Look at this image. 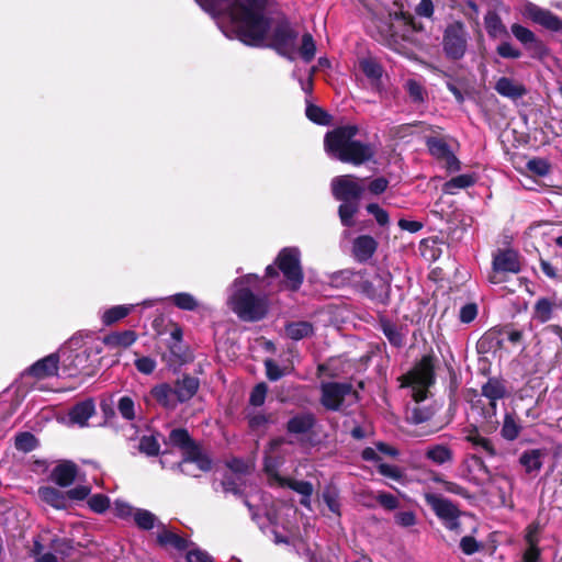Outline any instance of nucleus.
Wrapping results in <instances>:
<instances>
[{
  "instance_id": "obj_64",
  "label": "nucleus",
  "mask_w": 562,
  "mask_h": 562,
  "mask_svg": "<svg viewBox=\"0 0 562 562\" xmlns=\"http://www.w3.org/2000/svg\"><path fill=\"white\" fill-rule=\"evenodd\" d=\"M527 167L538 176H546L550 170V166L544 159H531L528 161Z\"/></svg>"
},
{
  "instance_id": "obj_37",
  "label": "nucleus",
  "mask_w": 562,
  "mask_h": 562,
  "mask_svg": "<svg viewBox=\"0 0 562 562\" xmlns=\"http://www.w3.org/2000/svg\"><path fill=\"white\" fill-rule=\"evenodd\" d=\"M134 304L128 305H115L105 310L101 316L102 323L105 326H110L124 317H126L135 307Z\"/></svg>"
},
{
  "instance_id": "obj_7",
  "label": "nucleus",
  "mask_w": 562,
  "mask_h": 562,
  "mask_svg": "<svg viewBox=\"0 0 562 562\" xmlns=\"http://www.w3.org/2000/svg\"><path fill=\"white\" fill-rule=\"evenodd\" d=\"M301 252L296 247L283 248L277 259L276 263L286 281V285L295 291L303 282V271L301 268Z\"/></svg>"
},
{
  "instance_id": "obj_12",
  "label": "nucleus",
  "mask_w": 562,
  "mask_h": 562,
  "mask_svg": "<svg viewBox=\"0 0 562 562\" xmlns=\"http://www.w3.org/2000/svg\"><path fill=\"white\" fill-rule=\"evenodd\" d=\"M331 192L338 201H359L364 192L363 181L350 175L335 177Z\"/></svg>"
},
{
  "instance_id": "obj_8",
  "label": "nucleus",
  "mask_w": 562,
  "mask_h": 562,
  "mask_svg": "<svg viewBox=\"0 0 562 562\" xmlns=\"http://www.w3.org/2000/svg\"><path fill=\"white\" fill-rule=\"evenodd\" d=\"M60 360V353H50L37 360L21 374L20 383L30 387L42 389L37 385V382L56 376Z\"/></svg>"
},
{
  "instance_id": "obj_16",
  "label": "nucleus",
  "mask_w": 562,
  "mask_h": 562,
  "mask_svg": "<svg viewBox=\"0 0 562 562\" xmlns=\"http://www.w3.org/2000/svg\"><path fill=\"white\" fill-rule=\"evenodd\" d=\"M521 14L526 19H529L533 23H537L550 31L557 32L562 30V20H560L551 11L543 9L532 2H526L524 4Z\"/></svg>"
},
{
  "instance_id": "obj_49",
  "label": "nucleus",
  "mask_w": 562,
  "mask_h": 562,
  "mask_svg": "<svg viewBox=\"0 0 562 562\" xmlns=\"http://www.w3.org/2000/svg\"><path fill=\"white\" fill-rule=\"evenodd\" d=\"M394 20L401 21L402 24L405 26L406 31L409 32H419L423 30V26L420 23L416 21V19L409 13V12H395L393 14Z\"/></svg>"
},
{
  "instance_id": "obj_57",
  "label": "nucleus",
  "mask_w": 562,
  "mask_h": 562,
  "mask_svg": "<svg viewBox=\"0 0 562 562\" xmlns=\"http://www.w3.org/2000/svg\"><path fill=\"white\" fill-rule=\"evenodd\" d=\"M88 504L94 513L102 514L109 508L110 499L103 494H95L89 498Z\"/></svg>"
},
{
  "instance_id": "obj_17",
  "label": "nucleus",
  "mask_w": 562,
  "mask_h": 562,
  "mask_svg": "<svg viewBox=\"0 0 562 562\" xmlns=\"http://www.w3.org/2000/svg\"><path fill=\"white\" fill-rule=\"evenodd\" d=\"M296 35L288 24L279 25L273 32L276 49L290 60H294L296 56Z\"/></svg>"
},
{
  "instance_id": "obj_3",
  "label": "nucleus",
  "mask_w": 562,
  "mask_h": 562,
  "mask_svg": "<svg viewBox=\"0 0 562 562\" xmlns=\"http://www.w3.org/2000/svg\"><path fill=\"white\" fill-rule=\"evenodd\" d=\"M357 133L356 125H344L328 132L324 139L325 150L336 159L356 166L370 160L374 150L369 144L355 140Z\"/></svg>"
},
{
  "instance_id": "obj_5",
  "label": "nucleus",
  "mask_w": 562,
  "mask_h": 562,
  "mask_svg": "<svg viewBox=\"0 0 562 562\" xmlns=\"http://www.w3.org/2000/svg\"><path fill=\"white\" fill-rule=\"evenodd\" d=\"M357 401V392L349 383L328 382L322 384L321 402L327 409H345Z\"/></svg>"
},
{
  "instance_id": "obj_15",
  "label": "nucleus",
  "mask_w": 562,
  "mask_h": 562,
  "mask_svg": "<svg viewBox=\"0 0 562 562\" xmlns=\"http://www.w3.org/2000/svg\"><path fill=\"white\" fill-rule=\"evenodd\" d=\"M493 273L490 276V282L497 284L502 282L499 273H518L520 271V261L518 252L513 249H498L493 256Z\"/></svg>"
},
{
  "instance_id": "obj_13",
  "label": "nucleus",
  "mask_w": 562,
  "mask_h": 562,
  "mask_svg": "<svg viewBox=\"0 0 562 562\" xmlns=\"http://www.w3.org/2000/svg\"><path fill=\"white\" fill-rule=\"evenodd\" d=\"M177 464L183 474L193 477H198L201 472H209L212 468L211 459L198 446L189 448L186 456Z\"/></svg>"
},
{
  "instance_id": "obj_20",
  "label": "nucleus",
  "mask_w": 562,
  "mask_h": 562,
  "mask_svg": "<svg viewBox=\"0 0 562 562\" xmlns=\"http://www.w3.org/2000/svg\"><path fill=\"white\" fill-rule=\"evenodd\" d=\"M510 31L515 38L520 42L526 47V49L532 52L536 55H540L543 52L544 47L542 42L538 40L531 30L518 23H514L510 26Z\"/></svg>"
},
{
  "instance_id": "obj_19",
  "label": "nucleus",
  "mask_w": 562,
  "mask_h": 562,
  "mask_svg": "<svg viewBox=\"0 0 562 562\" xmlns=\"http://www.w3.org/2000/svg\"><path fill=\"white\" fill-rule=\"evenodd\" d=\"M495 91L512 101H517L527 94V88L522 82L510 77H501L494 86Z\"/></svg>"
},
{
  "instance_id": "obj_62",
  "label": "nucleus",
  "mask_w": 562,
  "mask_h": 562,
  "mask_svg": "<svg viewBox=\"0 0 562 562\" xmlns=\"http://www.w3.org/2000/svg\"><path fill=\"white\" fill-rule=\"evenodd\" d=\"M227 468L229 470L228 473L237 475V479L240 480V476H244L249 471L250 467L240 459H233L227 463Z\"/></svg>"
},
{
  "instance_id": "obj_42",
  "label": "nucleus",
  "mask_w": 562,
  "mask_h": 562,
  "mask_svg": "<svg viewBox=\"0 0 562 562\" xmlns=\"http://www.w3.org/2000/svg\"><path fill=\"white\" fill-rule=\"evenodd\" d=\"M166 300L172 302L178 308L183 311H194L199 306L198 300L188 292H180L168 296Z\"/></svg>"
},
{
  "instance_id": "obj_41",
  "label": "nucleus",
  "mask_w": 562,
  "mask_h": 562,
  "mask_svg": "<svg viewBox=\"0 0 562 562\" xmlns=\"http://www.w3.org/2000/svg\"><path fill=\"white\" fill-rule=\"evenodd\" d=\"M475 178L471 175H459L443 184V191L448 194H456L458 190L473 186Z\"/></svg>"
},
{
  "instance_id": "obj_35",
  "label": "nucleus",
  "mask_w": 562,
  "mask_h": 562,
  "mask_svg": "<svg viewBox=\"0 0 562 562\" xmlns=\"http://www.w3.org/2000/svg\"><path fill=\"white\" fill-rule=\"evenodd\" d=\"M484 25L488 36L498 38L507 35V29L503 24L499 15L494 11H488L484 16Z\"/></svg>"
},
{
  "instance_id": "obj_46",
  "label": "nucleus",
  "mask_w": 562,
  "mask_h": 562,
  "mask_svg": "<svg viewBox=\"0 0 562 562\" xmlns=\"http://www.w3.org/2000/svg\"><path fill=\"white\" fill-rule=\"evenodd\" d=\"M553 304L548 299H540L536 302L533 317L541 323H546L551 318Z\"/></svg>"
},
{
  "instance_id": "obj_1",
  "label": "nucleus",
  "mask_w": 562,
  "mask_h": 562,
  "mask_svg": "<svg viewBox=\"0 0 562 562\" xmlns=\"http://www.w3.org/2000/svg\"><path fill=\"white\" fill-rule=\"evenodd\" d=\"M199 7L216 20L227 37H237L251 46L262 45L269 30L265 16L267 0H195Z\"/></svg>"
},
{
  "instance_id": "obj_14",
  "label": "nucleus",
  "mask_w": 562,
  "mask_h": 562,
  "mask_svg": "<svg viewBox=\"0 0 562 562\" xmlns=\"http://www.w3.org/2000/svg\"><path fill=\"white\" fill-rule=\"evenodd\" d=\"M392 274L387 270H379L371 281H364L362 292L371 300L386 304L390 300Z\"/></svg>"
},
{
  "instance_id": "obj_31",
  "label": "nucleus",
  "mask_w": 562,
  "mask_h": 562,
  "mask_svg": "<svg viewBox=\"0 0 562 562\" xmlns=\"http://www.w3.org/2000/svg\"><path fill=\"white\" fill-rule=\"evenodd\" d=\"M522 430V426L518 416L514 413H505L501 436L507 441L516 440Z\"/></svg>"
},
{
  "instance_id": "obj_28",
  "label": "nucleus",
  "mask_w": 562,
  "mask_h": 562,
  "mask_svg": "<svg viewBox=\"0 0 562 562\" xmlns=\"http://www.w3.org/2000/svg\"><path fill=\"white\" fill-rule=\"evenodd\" d=\"M278 482L283 487H289L302 496L301 504L307 508L311 507V496L314 492L312 483L307 481H297L293 479H278Z\"/></svg>"
},
{
  "instance_id": "obj_44",
  "label": "nucleus",
  "mask_w": 562,
  "mask_h": 562,
  "mask_svg": "<svg viewBox=\"0 0 562 562\" xmlns=\"http://www.w3.org/2000/svg\"><path fill=\"white\" fill-rule=\"evenodd\" d=\"M358 211V201H341V204L339 205V217L342 223V225L350 227L353 225V215Z\"/></svg>"
},
{
  "instance_id": "obj_18",
  "label": "nucleus",
  "mask_w": 562,
  "mask_h": 562,
  "mask_svg": "<svg viewBox=\"0 0 562 562\" xmlns=\"http://www.w3.org/2000/svg\"><path fill=\"white\" fill-rule=\"evenodd\" d=\"M156 539L158 544L165 549L184 551L189 548L188 539L169 529L165 524L157 525Z\"/></svg>"
},
{
  "instance_id": "obj_59",
  "label": "nucleus",
  "mask_w": 562,
  "mask_h": 562,
  "mask_svg": "<svg viewBox=\"0 0 562 562\" xmlns=\"http://www.w3.org/2000/svg\"><path fill=\"white\" fill-rule=\"evenodd\" d=\"M367 211L369 214L374 216L376 223L380 226H386L389 224L390 218L387 212L380 207L376 203L368 204Z\"/></svg>"
},
{
  "instance_id": "obj_50",
  "label": "nucleus",
  "mask_w": 562,
  "mask_h": 562,
  "mask_svg": "<svg viewBox=\"0 0 562 562\" xmlns=\"http://www.w3.org/2000/svg\"><path fill=\"white\" fill-rule=\"evenodd\" d=\"M117 411L126 420L135 418V403L130 396H122L117 402Z\"/></svg>"
},
{
  "instance_id": "obj_24",
  "label": "nucleus",
  "mask_w": 562,
  "mask_h": 562,
  "mask_svg": "<svg viewBox=\"0 0 562 562\" xmlns=\"http://www.w3.org/2000/svg\"><path fill=\"white\" fill-rule=\"evenodd\" d=\"M150 396L164 408L175 409L179 404L173 387L168 383H160L150 390Z\"/></svg>"
},
{
  "instance_id": "obj_63",
  "label": "nucleus",
  "mask_w": 562,
  "mask_h": 562,
  "mask_svg": "<svg viewBox=\"0 0 562 562\" xmlns=\"http://www.w3.org/2000/svg\"><path fill=\"white\" fill-rule=\"evenodd\" d=\"M188 562H214L213 558L204 550L192 548L187 553Z\"/></svg>"
},
{
  "instance_id": "obj_21",
  "label": "nucleus",
  "mask_w": 562,
  "mask_h": 562,
  "mask_svg": "<svg viewBox=\"0 0 562 562\" xmlns=\"http://www.w3.org/2000/svg\"><path fill=\"white\" fill-rule=\"evenodd\" d=\"M78 468L74 462L64 461L50 472V480L60 487L70 486L77 477Z\"/></svg>"
},
{
  "instance_id": "obj_36",
  "label": "nucleus",
  "mask_w": 562,
  "mask_h": 562,
  "mask_svg": "<svg viewBox=\"0 0 562 562\" xmlns=\"http://www.w3.org/2000/svg\"><path fill=\"white\" fill-rule=\"evenodd\" d=\"M465 440L476 450L485 452L490 457L496 456V449L491 439L483 437L477 430H472L465 436Z\"/></svg>"
},
{
  "instance_id": "obj_34",
  "label": "nucleus",
  "mask_w": 562,
  "mask_h": 562,
  "mask_svg": "<svg viewBox=\"0 0 562 562\" xmlns=\"http://www.w3.org/2000/svg\"><path fill=\"white\" fill-rule=\"evenodd\" d=\"M137 340V334L134 330L114 331L106 335L104 344L111 348H127Z\"/></svg>"
},
{
  "instance_id": "obj_25",
  "label": "nucleus",
  "mask_w": 562,
  "mask_h": 562,
  "mask_svg": "<svg viewBox=\"0 0 562 562\" xmlns=\"http://www.w3.org/2000/svg\"><path fill=\"white\" fill-rule=\"evenodd\" d=\"M199 386L200 382L194 376L186 375L181 380H178L175 386H172L178 403H184L191 400L196 394Z\"/></svg>"
},
{
  "instance_id": "obj_29",
  "label": "nucleus",
  "mask_w": 562,
  "mask_h": 562,
  "mask_svg": "<svg viewBox=\"0 0 562 562\" xmlns=\"http://www.w3.org/2000/svg\"><path fill=\"white\" fill-rule=\"evenodd\" d=\"M95 407L91 400H87L75 405L69 412V419L72 424L80 427L87 425L89 418L94 414Z\"/></svg>"
},
{
  "instance_id": "obj_9",
  "label": "nucleus",
  "mask_w": 562,
  "mask_h": 562,
  "mask_svg": "<svg viewBox=\"0 0 562 562\" xmlns=\"http://www.w3.org/2000/svg\"><path fill=\"white\" fill-rule=\"evenodd\" d=\"M80 338L72 337L59 350L63 367L69 375L88 368V361L92 350L88 348L80 349Z\"/></svg>"
},
{
  "instance_id": "obj_53",
  "label": "nucleus",
  "mask_w": 562,
  "mask_h": 562,
  "mask_svg": "<svg viewBox=\"0 0 562 562\" xmlns=\"http://www.w3.org/2000/svg\"><path fill=\"white\" fill-rule=\"evenodd\" d=\"M378 468H379V472L382 475L390 477L394 481L401 482V483L404 482L405 474L401 468H398L396 465L386 464V463H379Z\"/></svg>"
},
{
  "instance_id": "obj_58",
  "label": "nucleus",
  "mask_w": 562,
  "mask_h": 562,
  "mask_svg": "<svg viewBox=\"0 0 562 562\" xmlns=\"http://www.w3.org/2000/svg\"><path fill=\"white\" fill-rule=\"evenodd\" d=\"M460 549L467 555H472L482 549V544L472 536H464L460 540Z\"/></svg>"
},
{
  "instance_id": "obj_26",
  "label": "nucleus",
  "mask_w": 562,
  "mask_h": 562,
  "mask_svg": "<svg viewBox=\"0 0 562 562\" xmlns=\"http://www.w3.org/2000/svg\"><path fill=\"white\" fill-rule=\"evenodd\" d=\"M546 450L543 449H529L524 451L519 457V463L524 467L526 473H538L543 464Z\"/></svg>"
},
{
  "instance_id": "obj_10",
  "label": "nucleus",
  "mask_w": 562,
  "mask_h": 562,
  "mask_svg": "<svg viewBox=\"0 0 562 562\" xmlns=\"http://www.w3.org/2000/svg\"><path fill=\"white\" fill-rule=\"evenodd\" d=\"M443 52L451 59L464 56L468 46V32L462 22L456 21L447 25L442 38Z\"/></svg>"
},
{
  "instance_id": "obj_23",
  "label": "nucleus",
  "mask_w": 562,
  "mask_h": 562,
  "mask_svg": "<svg viewBox=\"0 0 562 562\" xmlns=\"http://www.w3.org/2000/svg\"><path fill=\"white\" fill-rule=\"evenodd\" d=\"M464 465L467 468L468 480L476 485L481 484L490 475V471L483 459L476 454L469 456L464 461Z\"/></svg>"
},
{
  "instance_id": "obj_51",
  "label": "nucleus",
  "mask_w": 562,
  "mask_h": 562,
  "mask_svg": "<svg viewBox=\"0 0 562 562\" xmlns=\"http://www.w3.org/2000/svg\"><path fill=\"white\" fill-rule=\"evenodd\" d=\"M306 116L314 123L326 125L329 122V115L319 106L307 104Z\"/></svg>"
},
{
  "instance_id": "obj_60",
  "label": "nucleus",
  "mask_w": 562,
  "mask_h": 562,
  "mask_svg": "<svg viewBox=\"0 0 562 562\" xmlns=\"http://www.w3.org/2000/svg\"><path fill=\"white\" fill-rule=\"evenodd\" d=\"M268 387L265 383L257 384L250 393V404L261 406L265 403Z\"/></svg>"
},
{
  "instance_id": "obj_52",
  "label": "nucleus",
  "mask_w": 562,
  "mask_h": 562,
  "mask_svg": "<svg viewBox=\"0 0 562 562\" xmlns=\"http://www.w3.org/2000/svg\"><path fill=\"white\" fill-rule=\"evenodd\" d=\"M139 451L147 456H157L159 453V443L154 436H144L139 440Z\"/></svg>"
},
{
  "instance_id": "obj_61",
  "label": "nucleus",
  "mask_w": 562,
  "mask_h": 562,
  "mask_svg": "<svg viewBox=\"0 0 562 562\" xmlns=\"http://www.w3.org/2000/svg\"><path fill=\"white\" fill-rule=\"evenodd\" d=\"M497 54L503 58H519L521 56V52L516 48L513 44L509 42H503L501 43L497 48Z\"/></svg>"
},
{
  "instance_id": "obj_6",
  "label": "nucleus",
  "mask_w": 562,
  "mask_h": 562,
  "mask_svg": "<svg viewBox=\"0 0 562 562\" xmlns=\"http://www.w3.org/2000/svg\"><path fill=\"white\" fill-rule=\"evenodd\" d=\"M424 498L448 530L456 533H460L462 531L460 524V516L462 513L457 505L448 498L431 492H425Z\"/></svg>"
},
{
  "instance_id": "obj_56",
  "label": "nucleus",
  "mask_w": 562,
  "mask_h": 562,
  "mask_svg": "<svg viewBox=\"0 0 562 562\" xmlns=\"http://www.w3.org/2000/svg\"><path fill=\"white\" fill-rule=\"evenodd\" d=\"M244 483V476H240V480L237 479V475L232 473H226L225 477L222 482L223 488L227 493L237 494L240 492V487Z\"/></svg>"
},
{
  "instance_id": "obj_11",
  "label": "nucleus",
  "mask_w": 562,
  "mask_h": 562,
  "mask_svg": "<svg viewBox=\"0 0 562 562\" xmlns=\"http://www.w3.org/2000/svg\"><path fill=\"white\" fill-rule=\"evenodd\" d=\"M115 515L122 519L133 518L135 525L142 530H151L161 524L157 516L151 512L143 508H135L126 502H114Z\"/></svg>"
},
{
  "instance_id": "obj_55",
  "label": "nucleus",
  "mask_w": 562,
  "mask_h": 562,
  "mask_svg": "<svg viewBox=\"0 0 562 562\" xmlns=\"http://www.w3.org/2000/svg\"><path fill=\"white\" fill-rule=\"evenodd\" d=\"M405 89L413 101H424L425 89L423 85L416 81L415 79H408L405 83Z\"/></svg>"
},
{
  "instance_id": "obj_40",
  "label": "nucleus",
  "mask_w": 562,
  "mask_h": 562,
  "mask_svg": "<svg viewBox=\"0 0 562 562\" xmlns=\"http://www.w3.org/2000/svg\"><path fill=\"white\" fill-rule=\"evenodd\" d=\"M359 67L364 76L373 83L380 81L383 70L381 65L373 58H362L359 61Z\"/></svg>"
},
{
  "instance_id": "obj_30",
  "label": "nucleus",
  "mask_w": 562,
  "mask_h": 562,
  "mask_svg": "<svg viewBox=\"0 0 562 562\" xmlns=\"http://www.w3.org/2000/svg\"><path fill=\"white\" fill-rule=\"evenodd\" d=\"M38 497L46 504L56 509H65L67 507L66 493L53 486H42L38 488Z\"/></svg>"
},
{
  "instance_id": "obj_32",
  "label": "nucleus",
  "mask_w": 562,
  "mask_h": 562,
  "mask_svg": "<svg viewBox=\"0 0 562 562\" xmlns=\"http://www.w3.org/2000/svg\"><path fill=\"white\" fill-rule=\"evenodd\" d=\"M482 395L490 400L492 411L496 412V402L506 395V387L497 379H490L482 386Z\"/></svg>"
},
{
  "instance_id": "obj_39",
  "label": "nucleus",
  "mask_w": 562,
  "mask_h": 562,
  "mask_svg": "<svg viewBox=\"0 0 562 562\" xmlns=\"http://www.w3.org/2000/svg\"><path fill=\"white\" fill-rule=\"evenodd\" d=\"M169 442L173 447H178L182 450V457L186 456L189 448L196 447L188 431L183 428L172 429L169 435Z\"/></svg>"
},
{
  "instance_id": "obj_27",
  "label": "nucleus",
  "mask_w": 562,
  "mask_h": 562,
  "mask_svg": "<svg viewBox=\"0 0 562 562\" xmlns=\"http://www.w3.org/2000/svg\"><path fill=\"white\" fill-rule=\"evenodd\" d=\"M376 241L373 237L368 235L359 236L353 241V256L358 261L364 262L373 256L376 250Z\"/></svg>"
},
{
  "instance_id": "obj_4",
  "label": "nucleus",
  "mask_w": 562,
  "mask_h": 562,
  "mask_svg": "<svg viewBox=\"0 0 562 562\" xmlns=\"http://www.w3.org/2000/svg\"><path fill=\"white\" fill-rule=\"evenodd\" d=\"M401 387L411 389V395L415 402H422L427 397L428 389L435 382V358L424 356L412 370L400 379Z\"/></svg>"
},
{
  "instance_id": "obj_48",
  "label": "nucleus",
  "mask_w": 562,
  "mask_h": 562,
  "mask_svg": "<svg viewBox=\"0 0 562 562\" xmlns=\"http://www.w3.org/2000/svg\"><path fill=\"white\" fill-rule=\"evenodd\" d=\"M315 53L316 45L313 40V36L308 33H305L302 36V44L299 49V54L305 63H310L315 57Z\"/></svg>"
},
{
  "instance_id": "obj_47",
  "label": "nucleus",
  "mask_w": 562,
  "mask_h": 562,
  "mask_svg": "<svg viewBox=\"0 0 562 562\" xmlns=\"http://www.w3.org/2000/svg\"><path fill=\"white\" fill-rule=\"evenodd\" d=\"M432 481L434 482H437V483H441L442 484V487L443 490L447 492V493H450V494H454V495H459L463 498H470L471 497V494L470 492L461 486L460 484L456 483V482H451V481H445L440 475L438 474H435L432 476Z\"/></svg>"
},
{
  "instance_id": "obj_22",
  "label": "nucleus",
  "mask_w": 562,
  "mask_h": 562,
  "mask_svg": "<svg viewBox=\"0 0 562 562\" xmlns=\"http://www.w3.org/2000/svg\"><path fill=\"white\" fill-rule=\"evenodd\" d=\"M426 145L432 156L446 159L449 168H459V161L457 157L452 154L449 145L442 138L427 137Z\"/></svg>"
},
{
  "instance_id": "obj_2",
  "label": "nucleus",
  "mask_w": 562,
  "mask_h": 562,
  "mask_svg": "<svg viewBox=\"0 0 562 562\" xmlns=\"http://www.w3.org/2000/svg\"><path fill=\"white\" fill-rule=\"evenodd\" d=\"M259 281L257 274L248 273L235 279L231 285L228 305L243 321H259L267 314L266 297L254 293L258 289Z\"/></svg>"
},
{
  "instance_id": "obj_45",
  "label": "nucleus",
  "mask_w": 562,
  "mask_h": 562,
  "mask_svg": "<svg viewBox=\"0 0 562 562\" xmlns=\"http://www.w3.org/2000/svg\"><path fill=\"white\" fill-rule=\"evenodd\" d=\"M322 498L327 505L328 509L336 516H340V502L339 493L334 486H326L322 493Z\"/></svg>"
},
{
  "instance_id": "obj_43",
  "label": "nucleus",
  "mask_w": 562,
  "mask_h": 562,
  "mask_svg": "<svg viewBox=\"0 0 562 562\" xmlns=\"http://www.w3.org/2000/svg\"><path fill=\"white\" fill-rule=\"evenodd\" d=\"M313 426V418L310 415H297L288 423V430L291 434H305Z\"/></svg>"
},
{
  "instance_id": "obj_33",
  "label": "nucleus",
  "mask_w": 562,
  "mask_h": 562,
  "mask_svg": "<svg viewBox=\"0 0 562 562\" xmlns=\"http://www.w3.org/2000/svg\"><path fill=\"white\" fill-rule=\"evenodd\" d=\"M428 460L437 465L451 463L453 460V451L447 445H432L429 446L425 452Z\"/></svg>"
},
{
  "instance_id": "obj_38",
  "label": "nucleus",
  "mask_w": 562,
  "mask_h": 562,
  "mask_svg": "<svg viewBox=\"0 0 562 562\" xmlns=\"http://www.w3.org/2000/svg\"><path fill=\"white\" fill-rule=\"evenodd\" d=\"M314 333V327L310 322H292L285 326V334L293 340H300L310 337Z\"/></svg>"
},
{
  "instance_id": "obj_54",
  "label": "nucleus",
  "mask_w": 562,
  "mask_h": 562,
  "mask_svg": "<svg viewBox=\"0 0 562 562\" xmlns=\"http://www.w3.org/2000/svg\"><path fill=\"white\" fill-rule=\"evenodd\" d=\"M15 447L24 452L32 451L36 447V438L30 432H22L15 438Z\"/></svg>"
}]
</instances>
